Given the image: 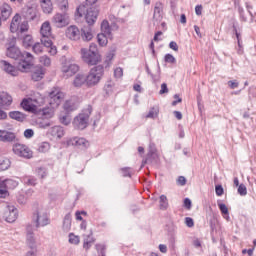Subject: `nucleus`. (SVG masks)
<instances>
[{"mask_svg":"<svg viewBox=\"0 0 256 256\" xmlns=\"http://www.w3.org/2000/svg\"><path fill=\"white\" fill-rule=\"evenodd\" d=\"M12 151L18 157H23L24 159H31L33 157V151L27 145L16 143L13 145Z\"/></svg>","mask_w":256,"mask_h":256,"instance_id":"nucleus-7","label":"nucleus"},{"mask_svg":"<svg viewBox=\"0 0 256 256\" xmlns=\"http://www.w3.org/2000/svg\"><path fill=\"white\" fill-rule=\"evenodd\" d=\"M51 148V145L48 142H42L38 148L40 153H47V151Z\"/></svg>","mask_w":256,"mask_h":256,"instance_id":"nucleus-44","label":"nucleus"},{"mask_svg":"<svg viewBox=\"0 0 256 256\" xmlns=\"http://www.w3.org/2000/svg\"><path fill=\"white\" fill-rule=\"evenodd\" d=\"M59 121L62 125H69L71 123V116L69 115V112L61 113Z\"/></svg>","mask_w":256,"mask_h":256,"instance_id":"nucleus-34","label":"nucleus"},{"mask_svg":"<svg viewBox=\"0 0 256 256\" xmlns=\"http://www.w3.org/2000/svg\"><path fill=\"white\" fill-rule=\"evenodd\" d=\"M36 173L38 177H41V179H45L47 177V169L43 167H39L36 169Z\"/></svg>","mask_w":256,"mask_h":256,"instance_id":"nucleus-46","label":"nucleus"},{"mask_svg":"<svg viewBox=\"0 0 256 256\" xmlns=\"http://www.w3.org/2000/svg\"><path fill=\"white\" fill-rule=\"evenodd\" d=\"M66 37L71 41H79L81 39V31L77 26H69L66 30Z\"/></svg>","mask_w":256,"mask_h":256,"instance_id":"nucleus-15","label":"nucleus"},{"mask_svg":"<svg viewBox=\"0 0 256 256\" xmlns=\"http://www.w3.org/2000/svg\"><path fill=\"white\" fill-rule=\"evenodd\" d=\"M185 224L187 227H195V222L193 221V218L191 217H186L185 218Z\"/></svg>","mask_w":256,"mask_h":256,"instance_id":"nucleus-56","label":"nucleus"},{"mask_svg":"<svg viewBox=\"0 0 256 256\" xmlns=\"http://www.w3.org/2000/svg\"><path fill=\"white\" fill-rule=\"evenodd\" d=\"M101 31H102V34L111 35V27L109 26V22L107 20L102 21Z\"/></svg>","mask_w":256,"mask_h":256,"instance_id":"nucleus-38","label":"nucleus"},{"mask_svg":"<svg viewBox=\"0 0 256 256\" xmlns=\"http://www.w3.org/2000/svg\"><path fill=\"white\" fill-rule=\"evenodd\" d=\"M159 209L161 211H167L169 209V200L165 194L160 195L159 198Z\"/></svg>","mask_w":256,"mask_h":256,"instance_id":"nucleus-28","label":"nucleus"},{"mask_svg":"<svg viewBox=\"0 0 256 256\" xmlns=\"http://www.w3.org/2000/svg\"><path fill=\"white\" fill-rule=\"evenodd\" d=\"M80 37H82L83 41H91L93 39V29H91V26H83Z\"/></svg>","mask_w":256,"mask_h":256,"instance_id":"nucleus-20","label":"nucleus"},{"mask_svg":"<svg viewBox=\"0 0 256 256\" xmlns=\"http://www.w3.org/2000/svg\"><path fill=\"white\" fill-rule=\"evenodd\" d=\"M185 209H187L188 211L191 210V207H192V202H191V199L189 198H185L184 199V205Z\"/></svg>","mask_w":256,"mask_h":256,"instance_id":"nucleus-58","label":"nucleus"},{"mask_svg":"<svg viewBox=\"0 0 256 256\" xmlns=\"http://www.w3.org/2000/svg\"><path fill=\"white\" fill-rule=\"evenodd\" d=\"M23 181L26 185H30L31 187H35V185H37V178L34 176H24Z\"/></svg>","mask_w":256,"mask_h":256,"instance_id":"nucleus-40","label":"nucleus"},{"mask_svg":"<svg viewBox=\"0 0 256 256\" xmlns=\"http://www.w3.org/2000/svg\"><path fill=\"white\" fill-rule=\"evenodd\" d=\"M11 103H13V97L9 95L7 92L0 93V107L3 109L11 106Z\"/></svg>","mask_w":256,"mask_h":256,"instance_id":"nucleus-18","label":"nucleus"},{"mask_svg":"<svg viewBox=\"0 0 256 256\" xmlns=\"http://www.w3.org/2000/svg\"><path fill=\"white\" fill-rule=\"evenodd\" d=\"M43 46L45 47V45L43 44V42L39 43H35L33 46H32V49L34 51V53H36L37 55H39V53H43Z\"/></svg>","mask_w":256,"mask_h":256,"instance_id":"nucleus-42","label":"nucleus"},{"mask_svg":"<svg viewBox=\"0 0 256 256\" xmlns=\"http://www.w3.org/2000/svg\"><path fill=\"white\" fill-rule=\"evenodd\" d=\"M228 85L230 87V89H237V87H239V82H235V81H228Z\"/></svg>","mask_w":256,"mask_h":256,"instance_id":"nucleus-64","label":"nucleus"},{"mask_svg":"<svg viewBox=\"0 0 256 256\" xmlns=\"http://www.w3.org/2000/svg\"><path fill=\"white\" fill-rule=\"evenodd\" d=\"M6 55L10 59H15V61H21L26 65H33L35 58L29 52H21L19 47L12 45L9 46L6 50Z\"/></svg>","mask_w":256,"mask_h":256,"instance_id":"nucleus-2","label":"nucleus"},{"mask_svg":"<svg viewBox=\"0 0 256 256\" xmlns=\"http://www.w3.org/2000/svg\"><path fill=\"white\" fill-rule=\"evenodd\" d=\"M79 71V65H64L62 73L64 77H73Z\"/></svg>","mask_w":256,"mask_h":256,"instance_id":"nucleus-17","label":"nucleus"},{"mask_svg":"<svg viewBox=\"0 0 256 256\" xmlns=\"http://www.w3.org/2000/svg\"><path fill=\"white\" fill-rule=\"evenodd\" d=\"M20 25H21V15L15 14L10 24L11 33H18Z\"/></svg>","mask_w":256,"mask_h":256,"instance_id":"nucleus-23","label":"nucleus"},{"mask_svg":"<svg viewBox=\"0 0 256 256\" xmlns=\"http://www.w3.org/2000/svg\"><path fill=\"white\" fill-rule=\"evenodd\" d=\"M26 245L29 249H37V241L35 240V233H33L31 225L26 227Z\"/></svg>","mask_w":256,"mask_h":256,"instance_id":"nucleus-12","label":"nucleus"},{"mask_svg":"<svg viewBox=\"0 0 256 256\" xmlns=\"http://www.w3.org/2000/svg\"><path fill=\"white\" fill-rule=\"evenodd\" d=\"M153 19H155V21H161V19H163V3H155Z\"/></svg>","mask_w":256,"mask_h":256,"instance_id":"nucleus-21","label":"nucleus"},{"mask_svg":"<svg viewBox=\"0 0 256 256\" xmlns=\"http://www.w3.org/2000/svg\"><path fill=\"white\" fill-rule=\"evenodd\" d=\"M40 4L44 13H52L53 3H51V0H40Z\"/></svg>","mask_w":256,"mask_h":256,"instance_id":"nucleus-27","label":"nucleus"},{"mask_svg":"<svg viewBox=\"0 0 256 256\" xmlns=\"http://www.w3.org/2000/svg\"><path fill=\"white\" fill-rule=\"evenodd\" d=\"M11 167V160L7 157L0 156V171H7Z\"/></svg>","mask_w":256,"mask_h":256,"instance_id":"nucleus-32","label":"nucleus"},{"mask_svg":"<svg viewBox=\"0 0 256 256\" xmlns=\"http://www.w3.org/2000/svg\"><path fill=\"white\" fill-rule=\"evenodd\" d=\"M68 237V242L70 243V245H79V243H81V238L75 235V233H70Z\"/></svg>","mask_w":256,"mask_h":256,"instance_id":"nucleus-39","label":"nucleus"},{"mask_svg":"<svg viewBox=\"0 0 256 256\" xmlns=\"http://www.w3.org/2000/svg\"><path fill=\"white\" fill-rule=\"evenodd\" d=\"M218 207L222 213V215H229V208H227V205L223 203H218Z\"/></svg>","mask_w":256,"mask_h":256,"instance_id":"nucleus-51","label":"nucleus"},{"mask_svg":"<svg viewBox=\"0 0 256 256\" xmlns=\"http://www.w3.org/2000/svg\"><path fill=\"white\" fill-rule=\"evenodd\" d=\"M19 185V182L13 179H5L0 182V187L6 188V189H15Z\"/></svg>","mask_w":256,"mask_h":256,"instance_id":"nucleus-25","label":"nucleus"},{"mask_svg":"<svg viewBox=\"0 0 256 256\" xmlns=\"http://www.w3.org/2000/svg\"><path fill=\"white\" fill-rule=\"evenodd\" d=\"M105 75V68L103 65H97L90 69L86 77V87H95L99 85L101 78Z\"/></svg>","mask_w":256,"mask_h":256,"instance_id":"nucleus-4","label":"nucleus"},{"mask_svg":"<svg viewBox=\"0 0 256 256\" xmlns=\"http://www.w3.org/2000/svg\"><path fill=\"white\" fill-rule=\"evenodd\" d=\"M9 195L7 188L0 187V199H5Z\"/></svg>","mask_w":256,"mask_h":256,"instance_id":"nucleus-59","label":"nucleus"},{"mask_svg":"<svg viewBox=\"0 0 256 256\" xmlns=\"http://www.w3.org/2000/svg\"><path fill=\"white\" fill-rule=\"evenodd\" d=\"M17 217H19V210H17V207L13 205L6 206L4 210L5 221H7V223H15Z\"/></svg>","mask_w":256,"mask_h":256,"instance_id":"nucleus-8","label":"nucleus"},{"mask_svg":"<svg viewBox=\"0 0 256 256\" xmlns=\"http://www.w3.org/2000/svg\"><path fill=\"white\" fill-rule=\"evenodd\" d=\"M0 11H1V19L2 21H7V18L8 17H11V6H9V4H6L4 3L1 8H0Z\"/></svg>","mask_w":256,"mask_h":256,"instance_id":"nucleus-24","label":"nucleus"},{"mask_svg":"<svg viewBox=\"0 0 256 256\" xmlns=\"http://www.w3.org/2000/svg\"><path fill=\"white\" fill-rule=\"evenodd\" d=\"M10 119H14L15 121H19L23 123L25 121V114L21 113L20 111H11L9 112Z\"/></svg>","mask_w":256,"mask_h":256,"instance_id":"nucleus-29","label":"nucleus"},{"mask_svg":"<svg viewBox=\"0 0 256 256\" xmlns=\"http://www.w3.org/2000/svg\"><path fill=\"white\" fill-rule=\"evenodd\" d=\"M153 70H151V68H149V66H146V71L148 73V75H150V77H152V79H155V77H158V75L161 74V67L159 65H155L153 66Z\"/></svg>","mask_w":256,"mask_h":256,"instance_id":"nucleus-31","label":"nucleus"},{"mask_svg":"<svg viewBox=\"0 0 256 256\" xmlns=\"http://www.w3.org/2000/svg\"><path fill=\"white\" fill-rule=\"evenodd\" d=\"M49 97H50V105H54V107H59L65 97V94H63V92H61L59 88H54L49 93Z\"/></svg>","mask_w":256,"mask_h":256,"instance_id":"nucleus-10","label":"nucleus"},{"mask_svg":"<svg viewBox=\"0 0 256 256\" xmlns=\"http://www.w3.org/2000/svg\"><path fill=\"white\" fill-rule=\"evenodd\" d=\"M120 171L122 172L123 177H131V168L124 167V168H121Z\"/></svg>","mask_w":256,"mask_h":256,"instance_id":"nucleus-52","label":"nucleus"},{"mask_svg":"<svg viewBox=\"0 0 256 256\" xmlns=\"http://www.w3.org/2000/svg\"><path fill=\"white\" fill-rule=\"evenodd\" d=\"M123 77V68L116 67L114 69V78L115 79H121Z\"/></svg>","mask_w":256,"mask_h":256,"instance_id":"nucleus-48","label":"nucleus"},{"mask_svg":"<svg viewBox=\"0 0 256 256\" xmlns=\"http://www.w3.org/2000/svg\"><path fill=\"white\" fill-rule=\"evenodd\" d=\"M157 157V148L155 147V143H150L148 153L146 156V162L149 161L150 163H153V161H155Z\"/></svg>","mask_w":256,"mask_h":256,"instance_id":"nucleus-22","label":"nucleus"},{"mask_svg":"<svg viewBox=\"0 0 256 256\" xmlns=\"http://www.w3.org/2000/svg\"><path fill=\"white\" fill-rule=\"evenodd\" d=\"M109 37H111V35H107V34H103L100 33L97 35V39H98V43L100 47H105V45H107Z\"/></svg>","mask_w":256,"mask_h":256,"instance_id":"nucleus-33","label":"nucleus"},{"mask_svg":"<svg viewBox=\"0 0 256 256\" xmlns=\"http://www.w3.org/2000/svg\"><path fill=\"white\" fill-rule=\"evenodd\" d=\"M74 87H83V85H87L86 76L83 74H77L73 81Z\"/></svg>","mask_w":256,"mask_h":256,"instance_id":"nucleus-26","label":"nucleus"},{"mask_svg":"<svg viewBox=\"0 0 256 256\" xmlns=\"http://www.w3.org/2000/svg\"><path fill=\"white\" fill-rule=\"evenodd\" d=\"M91 113H93V107L89 105L86 109H84L80 114H78L72 125L74 129H78L79 131H83V129H87L89 126V117H91Z\"/></svg>","mask_w":256,"mask_h":256,"instance_id":"nucleus-5","label":"nucleus"},{"mask_svg":"<svg viewBox=\"0 0 256 256\" xmlns=\"http://www.w3.org/2000/svg\"><path fill=\"white\" fill-rule=\"evenodd\" d=\"M238 193L242 197H245V195H247V186H245V184H240L238 187Z\"/></svg>","mask_w":256,"mask_h":256,"instance_id":"nucleus-50","label":"nucleus"},{"mask_svg":"<svg viewBox=\"0 0 256 256\" xmlns=\"http://www.w3.org/2000/svg\"><path fill=\"white\" fill-rule=\"evenodd\" d=\"M32 221L33 223H35L36 229H39V227H46V225H49V218L46 215H39V211L33 213Z\"/></svg>","mask_w":256,"mask_h":256,"instance_id":"nucleus-13","label":"nucleus"},{"mask_svg":"<svg viewBox=\"0 0 256 256\" xmlns=\"http://www.w3.org/2000/svg\"><path fill=\"white\" fill-rule=\"evenodd\" d=\"M67 7H69V2L64 1L59 3V8L61 11H67Z\"/></svg>","mask_w":256,"mask_h":256,"instance_id":"nucleus-60","label":"nucleus"},{"mask_svg":"<svg viewBox=\"0 0 256 256\" xmlns=\"http://www.w3.org/2000/svg\"><path fill=\"white\" fill-rule=\"evenodd\" d=\"M113 87H115V82H113L111 79L107 80L106 84L104 85L106 93H111V91H113Z\"/></svg>","mask_w":256,"mask_h":256,"instance_id":"nucleus-43","label":"nucleus"},{"mask_svg":"<svg viewBox=\"0 0 256 256\" xmlns=\"http://www.w3.org/2000/svg\"><path fill=\"white\" fill-rule=\"evenodd\" d=\"M55 111L51 108H44L43 109V117L44 119H52L54 117Z\"/></svg>","mask_w":256,"mask_h":256,"instance_id":"nucleus-41","label":"nucleus"},{"mask_svg":"<svg viewBox=\"0 0 256 256\" xmlns=\"http://www.w3.org/2000/svg\"><path fill=\"white\" fill-rule=\"evenodd\" d=\"M17 139L15 132L0 130V141L2 143H13Z\"/></svg>","mask_w":256,"mask_h":256,"instance_id":"nucleus-16","label":"nucleus"},{"mask_svg":"<svg viewBox=\"0 0 256 256\" xmlns=\"http://www.w3.org/2000/svg\"><path fill=\"white\" fill-rule=\"evenodd\" d=\"M114 57H115V50H111L110 52H108L105 58L106 65H109L111 61H113Z\"/></svg>","mask_w":256,"mask_h":256,"instance_id":"nucleus-47","label":"nucleus"},{"mask_svg":"<svg viewBox=\"0 0 256 256\" xmlns=\"http://www.w3.org/2000/svg\"><path fill=\"white\" fill-rule=\"evenodd\" d=\"M159 116V106L151 107L148 114L146 115L147 119H155Z\"/></svg>","mask_w":256,"mask_h":256,"instance_id":"nucleus-37","label":"nucleus"},{"mask_svg":"<svg viewBox=\"0 0 256 256\" xmlns=\"http://www.w3.org/2000/svg\"><path fill=\"white\" fill-rule=\"evenodd\" d=\"M3 71L12 77H17L19 73H31L32 81H41L47 73V69L39 65H4Z\"/></svg>","mask_w":256,"mask_h":256,"instance_id":"nucleus-1","label":"nucleus"},{"mask_svg":"<svg viewBox=\"0 0 256 256\" xmlns=\"http://www.w3.org/2000/svg\"><path fill=\"white\" fill-rule=\"evenodd\" d=\"M81 55L84 63L88 65H97L101 61V55H99V50L97 49V44H90L89 49L82 48Z\"/></svg>","mask_w":256,"mask_h":256,"instance_id":"nucleus-3","label":"nucleus"},{"mask_svg":"<svg viewBox=\"0 0 256 256\" xmlns=\"http://www.w3.org/2000/svg\"><path fill=\"white\" fill-rule=\"evenodd\" d=\"M22 45L25 49H29V47H33V36L25 35L22 40Z\"/></svg>","mask_w":256,"mask_h":256,"instance_id":"nucleus-35","label":"nucleus"},{"mask_svg":"<svg viewBox=\"0 0 256 256\" xmlns=\"http://www.w3.org/2000/svg\"><path fill=\"white\" fill-rule=\"evenodd\" d=\"M215 192L218 197H221V195H223V193H225V190L223 189L222 185H216Z\"/></svg>","mask_w":256,"mask_h":256,"instance_id":"nucleus-55","label":"nucleus"},{"mask_svg":"<svg viewBox=\"0 0 256 256\" xmlns=\"http://www.w3.org/2000/svg\"><path fill=\"white\" fill-rule=\"evenodd\" d=\"M34 135H35V131H33V129H26L24 131V137L26 139H31Z\"/></svg>","mask_w":256,"mask_h":256,"instance_id":"nucleus-53","label":"nucleus"},{"mask_svg":"<svg viewBox=\"0 0 256 256\" xmlns=\"http://www.w3.org/2000/svg\"><path fill=\"white\" fill-rule=\"evenodd\" d=\"M40 63H42V65H51V58H49V56H42L40 57Z\"/></svg>","mask_w":256,"mask_h":256,"instance_id":"nucleus-54","label":"nucleus"},{"mask_svg":"<svg viewBox=\"0 0 256 256\" xmlns=\"http://www.w3.org/2000/svg\"><path fill=\"white\" fill-rule=\"evenodd\" d=\"M52 23L59 29L62 27H67L69 24V15L67 13H57L53 16Z\"/></svg>","mask_w":256,"mask_h":256,"instance_id":"nucleus-11","label":"nucleus"},{"mask_svg":"<svg viewBox=\"0 0 256 256\" xmlns=\"http://www.w3.org/2000/svg\"><path fill=\"white\" fill-rule=\"evenodd\" d=\"M71 221H72L71 213L66 214L63 220V225H62V229L66 233L71 231Z\"/></svg>","mask_w":256,"mask_h":256,"instance_id":"nucleus-30","label":"nucleus"},{"mask_svg":"<svg viewBox=\"0 0 256 256\" xmlns=\"http://www.w3.org/2000/svg\"><path fill=\"white\" fill-rule=\"evenodd\" d=\"M67 145L68 147L74 146L80 147L81 149H88L89 141H87L85 138L74 137L67 140Z\"/></svg>","mask_w":256,"mask_h":256,"instance_id":"nucleus-14","label":"nucleus"},{"mask_svg":"<svg viewBox=\"0 0 256 256\" xmlns=\"http://www.w3.org/2000/svg\"><path fill=\"white\" fill-rule=\"evenodd\" d=\"M164 61H165V63L173 64V63H176L177 60L175 59L174 55L166 54L165 57H164Z\"/></svg>","mask_w":256,"mask_h":256,"instance_id":"nucleus-49","label":"nucleus"},{"mask_svg":"<svg viewBox=\"0 0 256 256\" xmlns=\"http://www.w3.org/2000/svg\"><path fill=\"white\" fill-rule=\"evenodd\" d=\"M64 109L66 110V113H71V111H76L77 105L75 104V102L67 100L64 103Z\"/></svg>","mask_w":256,"mask_h":256,"instance_id":"nucleus-36","label":"nucleus"},{"mask_svg":"<svg viewBox=\"0 0 256 256\" xmlns=\"http://www.w3.org/2000/svg\"><path fill=\"white\" fill-rule=\"evenodd\" d=\"M97 17H99V8L97 6L91 5V7L87 8L85 19H86V23L89 26L95 25V22L97 21Z\"/></svg>","mask_w":256,"mask_h":256,"instance_id":"nucleus-9","label":"nucleus"},{"mask_svg":"<svg viewBox=\"0 0 256 256\" xmlns=\"http://www.w3.org/2000/svg\"><path fill=\"white\" fill-rule=\"evenodd\" d=\"M22 107L24 109H26V111H29L31 108H30V105H29V100L28 99H24L21 103Z\"/></svg>","mask_w":256,"mask_h":256,"instance_id":"nucleus-63","label":"nucleus"},{"mask_svg":"<svg viewBox=\"0 0 256 256\" xmlns=\"http://www.w3.org/2000/svg\"><path fill=\"white\" fill-rule=\"evenodd\" d=\"M97 241L95 237H93V232H90L88 235H84L83 239V249L87 252L91 247H93V243Z\"/></svg>","mask_w":256,"mask_h":256,"instance_id":"nucleus-19","label":"nucleus"},{"mask_svg":"<svg viewBox=\"0 0 256 256\" xmlns=\"http://www.w3.org/2000/svg\"><path fill=\"white\" fill-rule=\"evenodd\" d=\"M169 47L172 49V51H179V45H177V42L175 41H171L169 43Z\"/></svg>","mask_w":256,"mask_h":256,"instance_id":"nucleus-62","label":"nucleus"},{"mask_svg":"<svg viewBox=\"0 0 256 256\" xmlns=\"http://www.w3.org/2000/svg\"><path fill=\"white\" fill-rule=\"evenodd\" d=\"M160 95H163L165 93H169V88H167V84L163 83L161 84V89H160Z\"/></svg>","mask_w":256,"mask_h":256,"instance_id":"nucleus-61","label":"nucleus"},{"mask_svg":"<svg viewBox=\"0 0 256 256\" xmlns=\"http://www.w3.org/2000/svg\"><path fill=\"white\" fill-rule=\"evenodd\" d=\"M41 43L44 47H53V41L51 40V24L49 22H44L40 28Z\"/></svg>","mask_w":256,"mask_h":256,"instance_id":"nucleus-6","label":"nucleus"},{"mask_svg":"<svg viewBox=\"0 0 256 256\" xmlns=\"http://www.w3.org/2000/svg\"><path fill=\"white\" fill-rule=\"evenodd\" d=\"M29 31V23L27 21L20 22L18 33Z\"/></svg>","mask_w":256,"mask_h":256,"instance_id":"nucleus-45","label":"nucleus"},{"mask_svg":"<svg viewBox=\"0 0 256 256\" xmlns=\"http://www.w3.org/2000/svg\"><path fill=\"white\" fill-rule=\"evenodd\" d=\"M178 185H181V187L187 185V179L184 176H179L177 179Z\"/></svg>","mask_w":256,"mask_h":256,"instance_id":"nucleus-57","label":"nucleus"}]
</instances>
